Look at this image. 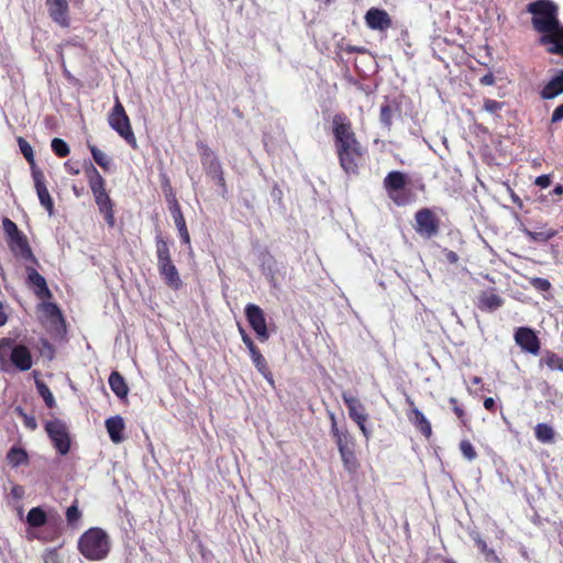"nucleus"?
<instances>
[{"label": "nucleus", "mask_w": 563, "mask_h": 563, "mask_svg": "<svg viewBox=\"0 0 563 563\" xmlns=\"http://www.w3.org/2000/svg\"><path fill=\"white\" fill-rule=\"evenodd\" d=\"M533 27L542 33L541 44L550 45L548 51L563 56V25L558 20V5L550 0H539L528 5Z\"/></svg>", "instance_id": "obj_1"}, {"label": "nucleus", "mask_w": 563, "mask_h": 563, "mask_svg": "<svg viewBox=\"0 0 563 563\" xmlns=\"http://www.w3.org/2000/svg\"><path fill=\"white\" fill-rule=\"evenodd\" d=\"M333 134L341 167L347 174H355L362 157V148L345 115H334Z\"/></svg>", "instance_id": "obj_2"}, {"label": "nucleus", "mask_w": 563, "mask_h": 563, "mask_svg": "<svg viewBox=\"0 0 563 563\" xmlns=\"http://www.w3.org/2000/svg\"><path fill=\"white\" fill-rule=\"evenodd\" d=\"M33 366V356L31 350L16 343L12 338L0 339V369L9 372L14 368L20 372H26Z\"/></svg>", "instance_id": "obj_3"}, {"label": "nucleus", "mask_w": 563, "mask_h": 563, "mask_svg": "<svg viewBox=\"0 0 563 563\" xmlns=\"http://www.w3.org/2000/svg\"><path fill=\"white\" fill-rule=\"evenodd\" d=\"M111 549L108 533L101 528H90L78 540V550L89 561L104 560Z\"/></svg>", "instance_id": "obj_4"}, {"label": "nucleus", "mask_w": 563, "mask_h": 563, "mask_svg": "<svg viewBox=\"0 0 563 563\" xmlns=\"http://www.w3.org/2000/svg\"><path fill=\"white\" fill-rule=\"evenodd\" d=\"M108 122L109 125L132 147H136V139L132 131L130 119L118 97L115 98V103L109 114Z\"/></svg>", "instance_id": "obj_5"}, {"label": "nucleus", "mask_w": 563, "mask_h": 563, "mask_svg": "<svg viewBox=\"0 0 563 563\" xmlns=\"http://www.w3.org/2000/svg\"><path fill=\"white\" fill-rule=\"evenodd\" d=\"M45 430L56 450L62 455L67 454L70 449V439L66 424L63 421L55 419L46 422Z\"/></svg>", "instance_id": "obj_6"}, {"label": "nucleus", "mask_w": 563, "mask_h": 563, "mask_svg": "<svg viewBox=\"0 0 563 563\" xmlns=\"http://www.w3.org/2000/svg\"><path fill=\"white\" fill-rule=\"evenodd\" d=\"M199 150L203 169L208 176L217 181V184L222 187V190L225 191L223 170L217 155L207 145L203 144L199 145Z\"/></svg>", "instance_id": "obj_7"}, {"label": "nucleus", "mask_w": 563, "mask_h": 563, "mask_svg": "<svg viewBox=\"0 0 563 563\" xmlns=\"http://www.w3.org/2000/svg\"><path fill=\"white\" fill-rule=\"evenodd\" d=\"M342 398L349 409L350 418L356 422L364 437L368 439L369 431L365 426L368 415L365 411L364 405L356 397L349 393H343Z\"/></svg>", "instance_id": "obj_8"}, {"label": "nucleus", "mask_w": 563, "mask_h": 563, "mask_svg": "<svg viewBox=\"0 0 563 563\" xmlns=\"http://www.w3.org/2000/svg\"><path fill=\"white\" fill-rule=\"evenodd\" d=\"M416 232L424 238L431 239L439 232V223L433 212L427 208L419 210L416 216Z\"/></svg>", "instance_id": "obj_9"}, {"label": "nucleus", "mask_w": 563, "mask_h": 563, "mask_svg": "<svg viewBox=\"0 0 563 563\" xmlns=\"http://www.w3.org/2000/svg\"><path fill=\"white\" fill-rule=\"evenodd\" d=\"M245 316L257 338L262 342L267 341L269 332L267 330L264 311L257 305L249 303L245 307Z\"/></svg>", "instance_id": "obj_10"}, {"label": "nucleus", "mask_w": 563, "mask_h": 563, "mask_svg": "<svg viewBox=\"0 0 563 563\" xmlns=\"http://www.w3.org/2000/svg\"><path fill=\"white\" fill-rule=\"evenodd\" d=\"M366 25L374 31L385 32L391 26V18L387 11L378 8H371L365 16Z\"/></svg>", "instance_id": "obj_11"}, {"label": "nucleus", "mask_w": 563, "mask_h": 563, "mask_svg": "<svg viewBox=\"0 0 563 563\" xmlns=\"http://www.w3.org/2000/svg\"><path fill=\"white\" fill-rule=\"evenodd\" d=\"M515 341L527 353L537 355L540 351V341L529 328H519L515 333Z\"/></svg>", "instance_id": "obj_12"}, {"label": "nucleus", "mask_w": 563, "mask_h": 563, "mask_svg": "<svg viewBox=\"0 0 563 563\" xmlns=\"http://www.w3.org/2000/svg\"><path fill=\"white\" fill-rule=\"evenodd\" d=\"M49 16L62 27L69 26L68 0H46Z\"/></svg>", "instance_id": "obj_13"}, {"label": "nucleus", "mask_w": 563, "mask_h": 563, "mask_svg": "<svg viewBox=\"0 0 563 563\" xmlns=\"http://www.w3.org/2000/svg\"><path fill=\"white\" fill-rule=\"evenodd\" d=\"M32 176L40 203L47 210L48 214L52 216L54 210V203L47 190L44 174L41 170L35 169L33 167Z\"/></svg>", "instance_id": "obj_14"}, {"label": "nucleus", "mask_w": 563, "mask_h": 563, "mask_svg": "<svg viewBox=\"0 0 563 563\" xmlns=\"http://www.w3.org/2000/svg\"><path fill=\"white\" fill-rule=\"evenodd\" d=\"M388 196L397 203L402 205L404 200L398 197L399 190L406 185V176L400 172H390L384 179Z\"/></svg>", "instance_id": "obj_15"}, {"label": "nucleus", "mask_w": 563, "mask_h": 563, "mask_svg": "<svg viewBox=\"0 0 563 563\" xmlns=\"http://www.w3.org/2000/svg\"><path fill=\"white\" fill-rule=\"evenodd\" d=\"M38 311L42 319L55 330L64 327V319L60 309L53 302H42L38 305Z\"/></svg>", "instance_id": "obj_16"}, {"label": "nucleus", "mask_w": 563, "mask_h": 563, "mask_svg": "<svg viewBox=\"0 0 563 563\" xmlns=\"http://www.w3.org/2000/svg\"><path fill=\"white\" fill-rule=\"evenodd\" d=\"M27 285L33 288L34 294L41 298H51L52 294L45 278L33 267H26Z\"/></svg>", "instance_id": "obj_17"}, {"label": "nucleus", "mask_w": 563, "mask_h": 563, "mask_svg": "<svg viewBox=\"0 0 563 563\" xmlns=\"http://www.w3.org/2000/svg\"><path fill=\"white\" fill-rule=\"evenodd\" d=\"M158 272L167 286L179 289L183 285L179 273L173 262L157 265Z\"/></svg>", "instance_id": "obj_18"}, {"label": "nucleus", "mask_w": 563, "mask_h": 563, "mask_svg": "<svg viewBox=\"0 0 563 563\" xmlns=\"http://www.w3.org/2000/svg\"><path fill=\"white\" fill-rule=\"evenodd\" d=\"M9 247L15 256H19L22 260H25V261L34 260L31 247L27 243L26 238L23 235V233L10 239Z\"/></svg>", "instance_id": "obj_19"}, {"label": "nucleus", "mask_w": 563, "mask_h": 563, "mask_svg": "<svg viewBox=\"0 0 563 563\" xmlns=\"http://www.w3.org/2000/svg\"><path fill=\"white\" fill-rule=\"evenodd\" d=\"M106 429L113 443H121L124 439L123 431L125 429L124 420L121 416H113L106 420Z\"/></svg>", "instance_id": "obj_20"}, {"label": "nucleus", "mask_w": 563, "mask_h": 563, "mask_svg": "<svg viewBox=\"0 0 563 563\" xmlns=\"http://www.w3.org/2000/svg\"><path fill=\"white\" fill-rule=\"evenodd\" d=\"M410 406L412 407L408 418L410 422L428 439L431 437L432 429L429 420L426 416L415 407L413 402L410 401Z\"/></svg>", "instance_id": "obj_21"}, {"label": "nucleus", "mask_w": 563, "mask_h": 563, "mask_svg": "<svg viewBox=\"0 0 563 563\" xmlns=\"http://www.w3.org/2000/svg\"><path fill=\"white\" fill-rule=\"evenodd\" d=\"M563 92V70L552 78L542 89L541 97L543 99H553Z\"/></svg>", "instance_id": "obj_22"}, {"label": "nucleus", "mask_w": 563, "mask_h": 563, "mask_svg": "<svg viewBox=\"0 0 563 563\" xmlns=\"http://www.w3.org/2000/svg\"><path fill=\"white\" fill-rule=\"evenodd\" d=\"M503 305V299L494 291H483L479 296L478 307L483 310L493 311Z\"/></svg>", "instance_id": "obj_23"}, {"label": "nucleus", "mask_w": 563, "mask_h": 563, "mask_svg": "<svg viewBox=\"0 0 563 563\" xmlns=\"http://www.w3.org/2000/svg\"><path fill=\"white\" fill-rule=\"evenodd\" d=\"M109 386L119 398H125L129 393V388L125 384L123 376L118 372H112L110 374Z\"/></svg>", "instance_id": "obj_24"}, {"label": "nucleus", "mask_w": 563, "mask_h": 563, "mask_svg": "<svg viewBox=\"0 0 563 563\" xmlns=\"http://www.w3.org/2000/svg\"><path fill=\"white\" fill-rule=\"evenodd\" d=\"M168 209L174 219L176 228H181L186 225L185 218L183 216L180 206L174 194L167 196Z\"/></svg>", "instance_id": "obj_25"}, {"label": "nucleus", "mask_w": 563, "mask_h": 563, "mask_svg": "<svg viewBox=\"0 0 563 563\" xmlns=\"http://www.w3.org/2000/svg\"><path fill=\"white\" fill-rule=\"evenodd\" d=\"M534 435L541 443H553L555 432L554 429L548 423H538L534 428Z\"/></svg>", "instance_id": "obj_26"}, {"label": "nucleus", "mask_w": 563, "mask_h": 563, "mask_svg": "<svg viewBox=\"0 0 563 563\" xmlns=\"http://www.w3.org/2000/svg\"><path fill=\"white\" fill-rule=\"evenodd\" d=\"M333 438L335 439V443L340 453L355 449L354 438L347 430L334 434Z\"/></svg>", "instance_id": "obj_27"}, {"label": "nucleus", "mask_w": 563, "mask_h": 563, "mask_svg": "<svg viewBox=\"0 0 563 563\" xmlns=\"http://www.w3.org/2000/svg\"><path fill=\"white\" fill-rule=\"evenodd\" d=\"M7 461L12 467H18L20 465L26 464L29 457L23 449L13 446L7 454Z\"/></svg>", "instance_id": "obj_28"}, {"label": "nucleus", "mask_w": 563, "mask_h": 563, "mask_svg": "<svg viewBox=\"0 0 563 563\" xmlns=\"http://www.w3.org/2000/svg\"><path fill=\"white\" fill-rule=\"evenodd\" d=\"M89 186L93 195L106 192L104 180L99 172L91 166L88 170Z\"/></svg>", "instance_id": "obj_29"}, {"label": "nucleus", "mask_w": 563, "mask_h": 563, "mask_svg": "<svg viewBox=\"0 0 563 563\" xmlns=\"http://www.w3.org/2000/svg\"><path fill=\"white\" fill-rule=\"evenodd\" d=\"M47 516L41 507L30 509L26 516V522L34 528L42 527L46 523Z\"/></svg>", "instance_id": "obj_30"}, {"label": "nucleus", "mask_w": 563, "mask_h": 563, "mask_svg": "<svg viewBox=\"0 0 563 563\" xmlns=\"http://www.w3.org/2000/svg\"><path fill=\"white\" fill-rule=\"evenodd\" d=\"M157 265L172 262L167 242L162 236H156Z\"/></svg>", "instance_id": "obj_31"}, {"label": "nucleus", "mask_w": 563, "mask_h": 563, "mask_svg": "<svg viewBox=\"0 0 563 563\" xmlns=\"http://www.w3.org/2000/svg\"><path fill=\"white\" fill-rule=\"evenodd\" d=\"M251 358H252L255 367L257 368V371L265 377V379L271 385H273L274 384L273 376L268 369V366H267V363H266L264 356L261 353H258L255 356H252Z\"/></svg>", "instance_id": "obj_32"}, {"label": "nucleus", "mask_w": 563, "mask_h": 563, "mask_svg": "<svg viewBox=\"0 0 563 563\" xmlns=\"http://www.w3.org/2000/svg\"><path fill=\"white\" fill-rule=\"evenodd\" d=\"M35 385H36V389H37L40 396L45 401V405L48 408H54L56 405L55 398H54L52 391L49 390V388L46 386V384L40 379H35Z\"/></svg>", "instance_id": "obj_33"}, {"label": "nucleus", "mask_w": 563, "mask_h": 563, "mask_svg": "<svg viewBox=\"0 0 563 563\" xmlns=\"http://www.w3.org/2000/svg\"><path fill=\"white\" fill-rule=\"evenodd\" d=\"M523 232L531 241L536 242H547L556 234V231L552 229L542 230L538 232L526 229Z\"/></svg>", "instance_id": "obj_34"}, {"label": "nucleus", "mask_w": 563, "mask_h": 563, "mask_svg": "<svg viewBox=\"0 0 563 563\" xmlns=\"http://www.w3.org/2000/svg\"><path fill=\"white\" fill-rule=\"evenodd\" d=\"M81 511L78 508V501L75 500L66 510V520L68 526L77 527L81 519Z\"/></svg>", "instance_id": "obj_35"}, {"label": "nucleus", "mask_w": 563, "mask_h": 563, "mask_svg": "<svg viewBox=\"0 0 563 563\" xmlns=\"http://www.w3.org/2000/svg\"><path fill=\"white\" fill-rule=\"evenodd\" d=\"M541 363L545 364L552 371L563 372V357L554 353H547V355L541 358Z\"/></svg>", "instance_id": "obj_36"}, {"label": "nucleus", "mask_w": 563, "mask_h": 563, "mask_svg": "<svg viewBox=\"0 0 563 563\" xmlns=\"http://www.w3.org/2000/svg\"><path fill=\"white\" fill-rule=\"evenodd\" d=\"M345 470L353 473L357 470V460L355 456V449L340 453Z\"/></svg>", "instance_id": "obj_37"}, {"label": "nucleus", "mask_w": 563, "mask_h": 563, "mask_svg": "<svg viewBox=\"0 0 563 563\" xmlns=\"http://www.w3.org/2000/svg\"><path fill=\"white\" fill-rule=\"evenodd\" d=\"M51 146H52L53 152L58 157H66L69 154V146L62 139H58V137L53 139Z\"/></svg>", "instance_id": "obj_38"}, {"label": "nucleus", "mask_w": 563, "mask_h": 563, "mask_svg": "<svg viewBox=\"0 0 563 563\" xmlns=\"http://www.w3.org/2000/svg\"><path fill=\"white\" fill-rule=\"evenodd\" d=\"M460 450L463 456L468 461H474L477 457L475 448L468 440H462L460 443Z\"/></svg>", "instance_id": "obj_39"}, {"label": "nucleus", "mask_w": 563, "mask_h": 563, "mask_svg": "<svg viewBox=\"0 0 563 563\" xmlns=\"http://www.w3.org/2000/svg\"><path fill=\"white\" fill-rule=\"evenodd\" d=\"M90 151L95 162L101 166L102 168H108L110 165V158L102 151L98 150L96 146H90Z\"/></svg>", "instance_id": "obj_40"}, {"label": "nucleus", "mask_w": 563, "mask_h": 563, "mask_svg": "<svg viewBox=\"0 0 563 563\" xmlns=\"http://www.w3.org/2000/svg\"><path fill=\"white\" fill-rule=\"evenodd\" d=\"M19 147L25 159L33 164L34 163V154L31 145L22 137H19L18 140Z\"/></svg>", "instance_id": "obj_41"}, {"label": "nucleus", "mask_w": 563, "mask_h": 563, "mask_svg": "<svg viewBox=\"0 0 563 563\" xmlns=\"http://www.w3.org/2000/svg\"><path fill=\"white\" fill-rule=\"evenodd\" d=\"M474 540H475L477 547L479 548L481 552L485 555L487 561H496L497 560L495 552L487 547L486 542L483 539L477 537Z\"/></svg>", "instance_id": "obj_42"}, {"label": "nucleus", "mask_w": 563, "mask_h": 563, "mask_svg": "<svg viewBox=\"0 0 563 563\" xmlns=\"http://www.w3.org/2000/svg\"><path fill=\"white\" fill-rule=\"evenodd\" d=\"M2 227H3L4 232L8 234L9 240L21 234L16 224L8 218L3 219Z\"/></svg>", "instance_id": "obj_43"}, {"label": "nucleus", "mask_w": 563, "mask_h": 563, "mask_svg": "<svg viewBox=\"0 0 563 563\" xmlns=\"http://www.w3.org/2000/svg\"><path fill=\"white\" fill-rule=\"evenodd\" d=\"M93 196H95L96 203H97V206H98L100 211L106 210V209L112 207L111 199L108 196L107 191L102 192V194L99 192V194L93 195Z\"/></svg>", "instance_id": "obj_44"}, {"label": "nucleus", "mask_w": 563, "mask_h": 563, "mask_svg": "<svg viewBox=\"0 0 563 563\" xmlns=\"http://www.w3.org/2000/svg\"><path fill=\"white\" fill-rule=\"evenodd\" d=\"M391 108L388 104H384L380 107V121L387 128L391 125Z\"/></svg>", "instance_id": "obj_45"}, {"label": "nucleus", "mask_w": 563, "mask_h": 563, "mask_svg": "<svg viewBox=\"0 0 563 563\" xmlns=\"http://www.w3.org/2000/svg\"><path fill=\"white\" fill-rule=\"evenodd\" d=\"M450 404L452 405V410L456 415V417L464 423L465 412L463 408L457 404L455 398H450Z\"/></svg>", "instance_id": "obj_46"}, {"label": "nucleus", "mask_w": 563, "mask_h": 563, "mask_svg": "<svg viewBox=\"0 0 563 563\" xmlns=\"http://www.w3.org/2000/svg\"><path fill=\"white\" fill-rule=\"evenodd\" d=\"M532 285H533L536 288H538V289H540V290H544V291H545V290H549V289H550V287H551V284H550V282H549L548 279H545V278H540V277L534 278V279L532 280Z\"/></svg>", "instance_id": "obj_47"}, {"label": "nucleus", "mask_w": 563, "mask_h": 563, "mask_svg": "<svg viewBox=\"0 0 563 563\" xmlns=\"http://www.w3.org/2000/svg\"><path fill=\"white\" fill-rule=\"evenodd\" d=\"M534 184L541 188H548L551 184V177L549 175L538 176Z\"/></svg>", "instance_id": "obj_48"}, {"label": "nucleus", "mask_w": 563, "mask_h": 563, "mask_svg": "<svg viewBox=\"0 0 563 563\" xmlns=\"http://www.w3.org/2000/svg\"><path fill=\"white\" fill-rule=\"evenodd\" d=\"M484 108L488 112H496L499 109H501V103L495 101V100H486L484 103Z\"/></svg>", "instance_id": "obj_49"}, {"label": "nucleus", "mask_w": 563, "mask_h": 563, "mask_svg": "<svg viewBox=\"0 0 563 563\" xmlns=\"http://www.w3.org/2000/svg\"><path fill=\"white\" fill-rule=\"evenodd\" d=\"M100 212L103 213L106 222L110 227H113L114 225V213H113L112 207H110L106 210H102Z\"/></svg>", "instance_id": "obj_50"}, {"label": "nucleus", "mask_w": 563, "mask_h": 563, "mask_svg": "<svg viewBox=\"0 0 563 563\" xmlns=\"http://www.w3.org/2000/svg\"><path fill=\"white\" fill-rule=\"evenodd\" d=\"M177 230H178V233H179V236H180L183 243L190 245V236H189L187 225L177 228Z\"/></svg>", "instance_id": "obj_51"}, {"label": "nucleus", "mask_w": 563, "mask_h": 563, "mask_svg": "<svg viewBox=\"0 0 563 563\" xmlns=\"http://www.w3.org/2000/svg\"><path fill=\"white\" fill-rule=\"evenodd\" d=\"M329 418L331 420V433H332V435L338 434V433L344 431V430L339 429L338 423H336V418H335V415L333 412L329 413Z\"/></svg>", "instance_id": "obj_52"}, {"label": "nucleus", "mask_w": 563, "mask_h": 563, "mask_svg": "<svg viewBox=\"0 0 563 563\" xmlns=\"http://www.w3.org/2000/svg\"><path fill=\"white\" fill-rule=\"evenodd\" d=\"M561 120H563V103L555 108L551 118L552 122H559Z\"/></svg>", "instance_id": "obj_53"}, {"label": "nucleus", "mask_w": 563, "mask_h": 563, "mask_svg": "<svg viewBox=\"0 0 563 563\" xmlns=\"http://www.w3.org/2000/svg\"><path fill=\"white\" fill-rule=\"evenodd\" d=\"M24 424L30 430H35L37 428L35 418L26 415H24Z\"/></svg>", "instance_id": "obj_54"}, {"label": "nucleus", "mask_w": 563, "mask_h": 563, "mask_svg": "<svg viewBox=\"0 0 563 563\" xmlns=\"http://www.w3.org/2000/svg\"><path fill=\"white\" fill-rule=\"evenodd\" d=\"M481 84L490 86L495 84V77L493 74H486L481 78Z\"/></svg>", "instance_id": "obj_55"}, {"label": "nucleus", "mask_w": 563, "mask_h": 563, "mask_svg": "<svg viewBox=\"0 0 563 563\" xmlns=\"http://www.w3.org/2000/svg\"><path fill=\"white\" fill-rule=\"evenodd\" d=\"M240 333H241V336H242V341L243 343L249 346V345H252L254 342L252 341V339L246 334V332L240 328Z\"/></svg>", "instance_id": "obj_56"}, {"label": "nucleus", "mask_w": 563, "mask_h": 563, "mask_svg": "<svg viewBox=\"0 0 563 563\" xmlns=\"http://www.w3.org/2000/svg\"><path fill=\"white\" fill-rule=\"evenodd\" d=\"M484 407L487 410H493L495 407V400L492 397H488L484 400Z\"/></svg>", "instance_id": "obj_57"}, {"label": "nucleus", "mask_w": 563, "mask_h": 563, "mask_svg": "<svg viewBox=\"0 0 563 563\" xmlns=\"http://www.w3.org/2000/svg\"><path fill=\"white\" fill-rule=\"evenodd\" d=\"M8 321V317L3 311L2 302L0 301V327L4 325Z\"/></svg>", "instance_id": "obj_58"}, {"label": "nucleus", "mask_w": 563, "mask_h": 563, "mask_svg": "<svg viewBox=\"0 0 563 563\" xmlns=\"http://www.w3.org/2000/svg\"><path fill=\"white\" fill-rule=\"evenodd\" d=\"M246 347H247V350H249V352H250V356H251V357H252V356H255V355H256V354H258V353H261V352L258 351V349L255 346V344H254V343H253L252 345L246 346Z\"/></svg>", "instance_id": "obj_59"}, {"label": "nucleus", "mask_w": 563, "mask_h": 563, "mask_svg": "<svg viewBox=\"0 0 563 563\" xmlns=\"http://www.w3.org/2000/svg\"><path fill=\"white\" fill-rule=\"evenodd\" d=\"M551 194H552V195H555V196H560V195H562V194H563V186H562V185H560V184H559V185H556V186L554 187V189L552 190V192H551Z\"/></svg>", "instance_id": "obj_60"}, {"label": "nucleus", "mask_w": 563, "mask_h": 563, "mask_svg": "<svg viewBox=\"0 0 563 563\" xmlns=\"http://www.w3.org/2000/svg\"><path fill=\"white\" fill-rule=\"evenodd\" d=\"M472 383H473V384H475V385H478V384H481V383H482V378H481V377H478V376H474V377L472 378Z\"/></svg>", "instance_id": "obj_61"}, {"label": "nucleus", "mask_w": 563, "mask_h": 563, "mask_svg": "<svg viewBox=\"0 0 563 563\" xmlns=\"http://www.w3.org/2000/svg\"><path fill=\"white\" fill-rule=\"evenodd\" d=\"M449 258H450L451 261H456L457 256H456V254H455V253L451 252V253L449 254Z\"/></svg>", "instance_id": "obj_62"}, {"label": "nucleus", "mask_w": 563, "mask_h": 563, "mask_svg": "<svg viewBox=\"0 0 563 563\" xmlns=\"http://www.w3.org/2000/svg\"><path fill=\"white\" fill-rule=\"evenodd\" d=\"M512 201L516 202V203H519L520 199H519V197L512 195Z\"/></svg>", "instance_id": "obj_63"}, {"label": "nucleus", "mask_w": 563, "mask_h": 563, "mask_svg": "<svg viewBox=\"0 0 563 563\" xmlns=\"http://www.w3.org/2000/svg\"><path fill=\"white\" fill-rule=\"evenodd\" d=\"M45 563H51L48 559L45 560Z\"/></svg>", "instance_id": "obj_64"}]
</instances>
